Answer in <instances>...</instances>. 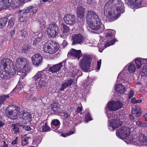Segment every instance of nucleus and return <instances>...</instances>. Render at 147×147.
Returning a JSON list of instances; mask_svg holds the SVG:
<instances>
[{
	"label": "nucleus",
	"instance_id": "nucleus-25",
	"mask_svg": "<svg viewBox=\"0 0 147 147\" xmlns=\"http://www.w3.org/2000/svg\"><path fill=\"white\" fill-rule=\"evenodd\" d=\"M28 63H27L24 65H23V67L21 69L19 70H18V69L17 73L18 75H21V74H20L25 73L28 70Z\"/></svg>",
	"mask_w": 147,
	"mask_h": 147
},
{
	"label": "nucleus",
	"instance_id": "nucleus-19",
	"mask_svg": "<svg viewBox=\"0 0 147 147\" xmlns=\"http://www.w3.org/2000/svg\"><path fill=\"white\" fill-rule=\"evenodd\" d=\"M73 80L71 79L66 80L61 84V86L60 88V90L63 91L67 87L71 86L73 84Z\"/></svg>",
	"mask_w": 147,
	"mask_h": 147
},
{
	"label": "nucleus",
	"instance_id": "nucleus-44",
	"mask_svg": "<svg viewBox=\"0 0 147 147\" xmlns=\"http://www.w3.org/2000/svg\"><path fill=\"white\" fill-rule=\"evenodd\" d=\"M115 41H116L115 40V39H113L109 42H107L105 44V45L103 48H104V49H105L107 47H108L110 45H113L114 44Z\"/></svg>",
	"mask_w": 147,
	"mask_h": 147
},
{
	"label": "nucleus",
	"instance_id": "nucleus-48",
	"mask_svg": "<svg viewBox=\"0 0 147 147\" xmlns=\"http://www.w3.org/2000/svg\"><path fill=\"white\" fill-rule=\"evenodd\" d=\"M29 10L28 9V7H27L26 9L22 10H20L18 11V13H20L21 14L24 15L26 14L27 13L29 12Z\"/></svg>",
	"mask_w": 147,
	"mask_h": 147
},
{
	"label": "nucleus",
	"instance_id": "nucleus-55",
	"mask_svg": "<svg viewBox=\"0 0 147 147\" xmlns=\"http://www.w3.org/2000/svg\"><path fill=\"white\" fill-rule=\"evenodd\" d=\"M101 59H100L99 61H98L97 62V70H99L100 68V66H101Z\"/></svg>",
	"mask_w": 147,
	"mask_h": 147
},
{
	"label": "nucleus",
	"instance_id": "nucleus-1",
	"mask_svg": "<svg viewBox=\"0 0 147 147\" xmlns=\"http://www.w3.org/2000/svg\"><path fill=\"white\" fill-rule=\"evenodd\" d=\"M124 5L121 0H110L105 5L104 14L107 18L114 20L124 12Z\"/></svg>",
	"mask_w": 147,
	"mask_h": 147
},
{
	"label": "nucleus",
	"instance_id": "nucleus-37",
	"mask_svg": "<svg viewBox=\"0 0 147 147\" xmlns=\"http://www.w3.org/2000/svg\"><path fill=\"white\" fill-rule=\"evenodd\" d=\"M136 123L137 125L141 127H147V123L140 121L139 120H136Z\"/></svg>",
	"mask_w": 147,
	"mask_h": 147
},
{
	"label": "nucleus",
	"instance_id": "nucleus-28",
	"mask_svg": "<svg viewBox=\"0 0 147 147\" xmlns=\"http://www.w3.org/2000/svg\"><path fill=\"white\" fill-rule=\"evenodd\" d=\"M8 20L7 18H3L0 19V28H2L6 25Z\"/></svg>",
	"mask_w": 147,
	"mask_h": 147
},
{
	"label": "nucleus",
	"instance_id": "nucleus-53",
	"mask_svg": "<svg viewBox=\"0 0 147 147\" xmlns=\"http://www.w3.org/2000/svg\"><path fill=\"white\" fill-rule=\"evenodd\" d=\"M9 0H5L4 1V3L5 4V6L6 8L9 7L10 5V2L9 1Z\"/></svg>",
	"mask_w": 147,
	"mask_h": 147
},
{
	"label": "nucleus",
	"instance_id": "nucleus-34",
	"mask_svg": "<svg viewBox=\"0 0 147 147\" xmlns=\"http://www.w3.org/2000/svg\"><path fill=\"white\" fill-rule=\"evenodd\" d=\"M141 76L142 77H146L147 76V67L143 65L142 69L141 72Z\"/></svg>",
	"mask_w": 147,
	"mask_h": 147
},
{
	"label": "nucleus",
	"instance_id": "nucleus-58",
	"mask_svg": "<svg viewBox=\"0 0 147 147\" xmlns=\"http://www.w3.org/2000/svg\"><path fill=\"white\" fill-rule=\"evenodd\" d=\"M141 111L136 112V116L137 117L140 116L141 115Z\"/></svg>",
	"mask_w": 147,
	"mask_h": 147
},
{
	"label": "nucleus",
	"instance_id": "nucleus-47",
	"mask_svg": "<svg viewBox=\"0 0 147 147\" xmlns=\"http://www.w3.org/2000/svg\"><path fill=\"white\" fill-rule=\"evenodd\" d=\"M28 138L24 137L22 139V144L24 146L28 144Z\"/></svg>",
	"mask_w": 147,
	"mask_h": 147
},
{
	"label": "nucleus",
	"instance_id": "nucleus-54",
	"mask_svg": "<svg viewBox=\"0 0 147 147\" xmlns=\"http://www.w3.org/2000/svg\"><path fill=\"white\" fill-rule=\"evenodd\" d=\"M26 32L24 30H23L20 32L19 34H20L21 36H22L23 38H25Z\"/></svg>",
	"mask_w": 147,
	"mask_h": 147
},
{
	"label": "nucleus",
	"instance_id": "nucleus-43",
	"mask_svg": "<svg viewBox=\"0 0 147 147\" xmlns=\"http://www.w3.org/2000/svg\"><path fill=\"white\" fill-rule=\"evenodd\" d=\"M51 124L52 125L58 126L60 125V123L59 120L57 119H54L52 121Z\"/></svg>",
	"mask_w": 147,
	"mask_h": 147
},
{
	"label": "nucleus",
	"instance_id": "nucleus-2",
	"mask_svg": "<svg viewBox=\"0 0 147 147\" xmlns=\"http://www.w3.org/2000/svg\"><path fill=\"white\" fill-rule=\"evenodd\" d=\"M20 107L18 105H10L6 108L5 113L9 118L13 120L16 119L19 115L24 123L31 121L32 117L30 113L24 111L20 112Z\"/></svg>",
	"mask_w": 147,
	"mask_h": 147
},
{
	"label": "nucleus",
	"instance_id": "nucleus-4",
	"mask_svg": "<svg viewBox=\"0 0 147 147\" xmlns=\"http://www.w3.org/2000/svg\"><path fill=\"white\" fill-rule=\"evenodd\" d=\"M92 61L91 56L86 54H84L80 60L79 66L84 71L88 72L90 71Z\"/></svg>",
	"mask_w": 147,
	"mask_h": 147
},
{
	"label": "nucleus",
	"instance_id": "nucleus-21",
	"mask_svg": "<svg viewBox=\"0 0 147 147\" xmlns=\"http://www.w3.org/2000/svg\"><path fill=\"white\" fill-rule=\"evenodd\" d=\"M63 33L61 34L60 36L62 38H66L69 34L70 29L66 25L63 24Z\"/></svg>",
	"mask_w": 147,
	"mask_h": 147
},
{
	"label": "nucleus",
	"instance_id": "nucleus-50",
	"mask_svg": "<svg viewBox=\"0 0 147 147\" xmlns=\"http://www.w3.org/2000/svg\"><path fill=\"white\" fill-rule=\"evenodd\" d=\"M74 133V131H70L69 132H67L66 133H63L61 134V135L62 136L65 137L68 136H70L72 134H73Z\"/></svg>",
	"mask_w": 147,
	"mask_h": 147
},
{
	"label": "nucleus",
	"instance_id": "nucleus-6",
	"mask_svg": "<svg viewBox=\"0 0 147 147\" xmlns=\"http://www.w3.org/2000/svg\"><path fill=\"white\" fill-rule=\"evenodd\" d=\"M88 26L91 29L95 30H99L102 32L104 30L103 25L101 22V20L98 19L93 22H91L87 24Z\"/></svg>",
	"mask_w": 147,
	"mask_h": 147
},
{
	"label": "nucleus",
	"instance_id": "nucleus-26",
	"mask_svg": "<svg viewBox=\"0 0 147 147\" xmlns=\"http://www.w3.org/2000/svg\"><path fill=\"white\" fill-rule=\"evenodd\" d=\"M10 6L13 9L18 7L20 5V3L16 0H11Z\"/></svg>",
	"mask_w": 147,
	"mask_h": 147
},
{
	"label": "nucleus",
	"instance_id": "nucleus-22",
	"mask_svg": "<svg viewBox=\"0 0 147 147\" xmlns=\"http://www.w3.org/2000/svg\"><path fill=\"white\" fill-rule=\"evenodd\" d=\"M40 125V128L42 129V131L43 132H47L50 130L51 128L48 125L47 123L45 121L41 123Z\"/></svg>",
	"mask_w": 147,
	"mask_h": 147
},
{
	"label": "nucleus",
	"instance_id": "nucleus-61",
	"mask_svg": "<svg viewBox=\"0 0 147 147\" xmlns=\"http://www.w3.org/2000/svg\"><path fill=\"white\" fill-rule=\"evenodd\" d=\"M23 128L26 131H29L31 129L30 127L28 126H25Z\"/></svg>",
	"mask_w": 147,
	"mask_h": 147
},
{
	"label": "nucleus",
	"instance_id": "nucleus-24",
	"mask_svg": "<svg viewBox=\"0 0 147 147\" xmlns=\"http://www.w3.org/2000/svg\"><path fill=\"white\" fill-rule=\"evenodd\" d=\"M115 88L116 90L119 93H124L125 92V87L121 84H119L116 86Z\"/></svg>",
	"mask_w": 147,
	"mask_h": 147
},
{
	"label": "nucleus",
	"instance_id": "nucleus-46",
	"mask_svg": "<svg viewBox=\"0 0 147 147\" xmlns=\"http://www.w3.org/2000/svg\"><path fill=\"white\" fill-rule=\"evenodd\" d=\"M8 25L10 28L12 27L14 25V18L12 17L8 22Z\"/></svg>",
	"mask_w": 147,
	"mask_h": 147
},
{
	"label": "nucleus",
	"instance_id": "nucleus-30",
	"mask_svg": "<svg viewBox=\"0 0 147 147\" xmlns=\"http://www.w3.org/2000/svg\"><path fill=\"white\" fill-rule=\"evenodd\" d=\"M136 67L135 65L132 63H130L128 66V71L130 73H134L135 72Z\"/></svg>",
	"mask_w": 147,
	"mask_h": 147
},
{
	"label": "nucleus",
	"instance_id": "nucleus-16",
	"mask_svg": "<svg viewBox=\"0 0 147 147\" xmlns=\"http://www.w3.org/2000/svg\"><path fill=\"white\" fill-rule=\"evenodd\" d=\"M77 15L78 19L80 18L83 20L85 12L84 9L82 6H77Z\"/></svg>",
	"mask_w": 147,
	"mask_h": 147
},
{
	"label": "nucleus",
	"instance_id": "nucleus-63",
	"mask_svg": "<svg viewBox=\"0 0 147 147\" xmlns=\"http://www.w3.org/2000/svg\"><path fill=\"white\" fill-rule=\"evenodd\" d=\"M2 144L3 146L2 147H7L8 145L5 143V141H3L2 142Z\"/></svg>",
	"mask_w": 147,
	"mask_h": 147
},
{
	"label": "nucleus",
	"instance_id": "nucleus-40",
	"mask_svg": "<svg viewBox=\"0 0 147 147\" xmlns=\"http://www.w3.org/2000/svg\"><path fill=\"white\" fill-rule=\"evenodd\" d=\"M9 96L8 95H6L4 94L0 96V104H3L6 99L9 98Z\"/></svg>",
	"mask_w": 147,
	"mask_h": 147
},
{
	"label": "nucleus",
	"instance_id": "nucleus-14",
	"mask_svg": "<svg viewBox=\"0 0 147 147\" xmlns=\"http://www.w3.org/2000/svg\"><path fill=\"white\" fill-rule=\"evenodd\" d=\"M27 63H28V61L26 58H18L16 60V66L17 68H20Z\"/></svg>",
	"mask_w": 147,
	"mask_h": 147
},
{
	"label": "nucleus",
	"instance_id": "nucleus-36",
	"mask_svg": "<svg viewBox=\"0 0 147 147\" xmlns=\"http://www.w3.org/2000/svg\"><path fill=\"white\" fill-rule=\"evenodd\" d=\"M12 127V132L13 134H15L20 132L18 126L17 124H13L11 126Z\"/></svg>",
	"mask_w": 147,
	"mask_h": 147
},
{
	"label": "nucleus",
	"instance_id": "nucleus-5",
	"mask_svg": "<svg viewBox=\"0 0 147 147\" xmlns=\"http://www.w3.org/2000/svg\"><path fill=\"white\" fill-rule=\"evenodd\" d=\"M58 49L57 45L53 43L50 40L47 42L43 47L44 51L50 54L55 53L57 51Z\"/></svg>",
	"mask_w": 147,
	"mask_h": 147
},
{
	"label": "nucleus",
	"instance_id": "nucleus-62",
	"mask_svg": "<svg viewBox=\"0 0 147 147\" xmlns=\"http://www.w3.org/2000/svg\"><path fill=\"white\" fill-rule=\"evenodd\" d=\"M30 88H31V90H32V88H35V89L36 90V85L35 84H31L30 86Z\"/></svg>",
	"mask_w": 147,
	"mask_h": 147
},
{
	"label": "nucleus",
	"instance_id": "nucleus-59",
	"mask_svg": "<svg viewBox=\"0 0 147 147\" xmlns=\"http://www.w3.org/2000/svg\"><path fill=\"white\" fill-rule=\"evenodd\" d=\"M134 93L133 91H131L128 94V98H131L133 95Z\"/></svg>",
	"mask_w": 147,
	"mask_h": 147
},
{
	"label": "nucleus",
	"instance_id": "nucleus-42",
	"mask_svg": "<svg viewBox=\"0 0 147 147\" xmlns=\"http://www.w3.org/2000/svg\"><path fill=\"white\" fill-rule=\"evenodd\" d=\"M135 63L137 68H140L142 65V60L140 59H136L135 60Z\"/></svg>",
	"mask_w": 147,
	"mask_h": 147
},
{
	"label": "nucleus",
	"instance_id": "nucleus-12",
	"mask_svg": "<svg viewBox=\"0 0 147 147\" xmlns=\"http://www.w3.org/2000/svg\"><path fill=\"white\" fill-rule=\"evenodd\" d=\"M64 20L66 24L72 25L76 23V17L73 14H67L64 17Z\"/></svg>",
	"mask_w": 147,
	"mask_h": 147
},
{
	"label": "nucleus",
	"instance_id": "nucleus-31",
	"mask_svg": "<svg viewBox=\"0 0 147 147\" xmlns=\"http://www.w3.org/2000/svg\"><path fill=\"white\" fill-rule=\"evenodd\" d=\"M115 32V31L114 30H107V33L105 34V36L107 37H111L114 36Z\"/></svg>",
	"mask_w": 147,
	"mask_h": 147
},
{
	"label": "nucleus",
	"instance_id": "nucleus-10",
	"mask_svg": "<svg viewBox=\"0 0 147 147\" xmlns=\"http://www.w3.org/2000/svg\"><path fill=\"white\" fill-rule=\"evenodd\" d=\"M86 18L87 24L99 18L98 15L94 11L88 10L86 12Z\"/></svg>",
	"mask_w": 147,
	"mask_h": 147
},
{
	"label": "nucleus",
	"instance_id": "nucleus-8",
	"mask_svg": "<svg viewBox=\"0 0 147 147\" xmlns=\"http://www.w3.org/2000/svg\"><path fill=\"white\" fill-rule=\"evenodd\" d=\"M130 129L127 127H121L116 131L117 136L120 138H126L129 135Z\"/></svg>",
	"mask_w": 147,
	"mask_h": 147
},
{
	"label": "nucleus",
	"instance_id": "nucleus-33",
	"mask_svg": "<svg viewBox=\"0 0 147 147\" xmlns=\"http://www.w3.org/2000/svg\"><path fill=\"white\" fill-rule=\"evenodd\" d=\"M24 86V84L23 83L18 84L15 88L13 90V91H14L15 92H19L22 88H23Z\"/></svg>",
	"mask_w": 147,
	"mask_h": 147
},
{
	"label": "nucleus",
	"instance_id": "nucleus-49",
	"mask_svg": "<svg viewBox=\"0 0 147 147\" xmlns=\"http://www.w3.org/2000/svg\"><path fill=\"white\" fill-rule=\"evenodd\" d=\"M71 3L73 4V5L75 6V7H76V6H80V1H77V0H72L71 1Z\"/></svg>",
	"mask_w": 147,
	"mask_h": 147
},
{
	"label": "nucleus",
	"instance_id": "nucleus-60",
	"mask_svg": "<svg viewBox=\"0 0 147 147\" xmlns=\"http://www.w3.org/2000/svg\"><path fill=\"white\" fill-rule=\"evenodd\" d=\"M26 18L22 16L19 18V21L21 22H24Z\"/></svg>",
	"mask_w": 147,
	"mask_h": 147
},
{
	"label": "nucleus",
	"instance_id": "nucleus-7",
	"mask_svg": "<svg viewBox=\"0 0 147 147\" xmlns=\"http://www.w3.org/2000/svg\"><path fill=\"white\" fill-rule=\"evenodd\" d=\"M58 27L55 23H51L47 29V33L49 36L53 38L58 34Z\"/></svg>",
	"mask_w": 147,
	"mask_h": 147
},
{
	"label": "nucleus",
	"instance_id": "nucleus-18",
	"mask_svg": "<svg viewBox=\"0 0 147 147\" xmlns=\"http://www.w3.org/2000/svg\"><path fill=\"white\" fill-rule=\"evenodd\" d=\"M62 65H61V63H59L57 64L54 65L53 66L49 67V70L53 73H56L59 71Z\"/></svg>",
	"mask_w": 147,
	"mask_h": 147
},
{
	"label": "nucleus",
	"instance_id": "nucleus-39",
	"mask_svg": "<svg viewBox=\"0 0 147 147\" xmlns=\"http://www.w3.org/2000/svg\"><path fill=\"white\" fill-rule=\"evenodd\" d=\"M89 80L90 79L88 78V80L85 81L82 84L83 87L85 89L89 88L90 87V81Z\"/></svg>",
	"mask_w": 147,
	"mask_h": 147
},
{
	"label": "nucleus",
	"instance_id": "nucleus-41",
	"mask_svg": "<svg viewBox=\"0 0 147 147\" xmlns=\"http://www.w3.org/2000/svg\"><path fill=\"white\" fill-rule=\"evenodd\" d=\"M141 111L140 107L137 105H135L134 107L132 108L131 113L132 114H135L136 112Z\"/></svg>",
	"mask_w": 147,
	"mask_h": 147
},
{
	"label": "nucleus",
	"instance_id": "nucleus-64",
	"mask_svg": "<svg viewBox=\"0 0 147 147\" xmlns=\"http://www.w3.org/2000/svg\"><path fill=\"white\" fill-rule=\"evenodd\" d=\"M136 100L134 98H132L131 100V102L134 104L136 103Z\"/></svg>",
	"mask_w": 147,
	"mask_h": 147
},
{
	"label": "nucleus",
	"instance_id": "nucleus-52",
	"mask_svg": "<svg viewBox=\"0 0 147 147\" xmlns=\"http://www.w3.org/2000/svg\"><path fill=\"white\" fill-rule=\"evenodd\" d=\"M85 120L86 122H87L88 121L92 120L91 117L89 113H87L86 116Z\"/></svg>",
	"mask_w": 147,
	"mask_h": 147
},
{
	"label": "nucleus",
	"instance_id": "nucleus-38",
	"mask_svg": "<svg viewBox=\"0 0 147 147\" xmlns=\"http://www.w3.org/2000/svg\"><path fill=\"white\" fill-rule=\"evenodd\" d=\"M28 9L29 10V12L31 11V13L32 14L36 13L37 11L38 7H36L30 6L28 7Z\"/></svg>",
	"mask_w": 147,
	"mask_h": 147
},
{
	"label": "nucleus",
	"instance_id": "nucleus-20",
	"mask_svg": "<svg viewBox=\"0 0 147 147\" xmlns=\"http://www.w3.org/2000/svg\"><path fill=\"white\" fill-rule=\"evenodd\" d=\"M51 108L52 111L56 114H58L60 113V111L59 108L60 105L57 103L53 102L51 105Z\"/></svg>",
	"mask_w": 147,
	"mask_h": 147
},
{
	"label": "nucleus",
	"instance_id": "nucleus-29",
	"mask_svg": "<svg viewBox=\"0 0 147 147\" xmlns=\"http://www.w3.org/2000/svg\"><path fill=\"white\" fill-rule=\"evenodd\" d=\"M137 138L138 140L140 142H145L147 141L146 137L142 134H140Z\"/></svg>",
	"mask_w": 147,
	"mask_h": 147
},
{
	"label": "nucleus",
	"instance_id": "nucleus-51",
	"mask_svg": "<svg viewBox=\"0 0 147 147\" xmlns=\"http://www.w3.org/2000/svg\"><path fill=\"white\" fill-rule=\"evenodd\" d=\"M5 5L3 0H0V9H4L6 8Z\"/></svg>",
	"mask_w": 147,
	"mask_h": 147
},
{
	"label": "nucleus",
	"instance_id": "nucleus-45",
	"mask_svg": "<svg viewBox=\"0 0 147 147\" xmlns=\"http://www.w3.org/2000/svg\"><path fill=\"white\" fill-rule=\"evenodd\" d=\"M30 49L28 45H26L23 47L22 49L21 50V52L23 53H27L28 52Z\"/></svg>",
	"mask_w": 147,
	"mask_h": 147
},
{
	"label": "nucleus",
	"instance_id": "nucleus-35",
	"mask_svg": "<svg viewBox=\"0 0 147 147\" xmlns=\"http://www.w3.org/2000/svg\"><path fill=\"white\" fill-rule=\"evenodd\" d=\"M38 86L42 88H43L45 87L47 84V83L44 80H40L38 82Z\"/></svg>",
	"mask_w": 147,
	"mask_h": 147
},
{
	"label": "nucleus",
	"instance_id": "nucleus-9",
	"mask_svg": "<svg viewBox=\"0 0 147 147\" xmlns=\"http://www.w3.org/2000/svg\"><path fill=\"white\" fill-rule=\"evenodd\" d=\"M84 40V37L80 34H72L71 38L72 45L82 44L83 43Z\"/></svg>",
	"mask_w": 147,
	"mask_h": 147
},
{
	"label": "nucleus",
	"instance_id": "nucleus-17",
	"mask_svg": "<svg viewBox=\"0 0 147 147\" xmlns=\"http://www.w3.org/2000/svg\"><path fill=\"white\" fill-rule=\"evenodd\" d=\"M122 124V122L119 119H115L112 121L109 126L114 130L116 128L121 126Z\"/></svg>",
	"mask_w": 147,
	"mask_h": 147
},
{
	"label": "nucleus",
	"instance_id": "nucleus-23",
	"mask_svg": "<svg viewBox=\"0 0 147 147\" xmlns=\"http://www.w3.org/2000/svg\"><path fill=\"white\" fill-rule=\"evenodd\" d=\"M45 77V74L43 71L38 72L36 74L33 78V79L35 81H38L42 79Z\"/></svg>",
	"mask_w": 147,
	"mask_h": 147
},
{
	"label": "nucleus",
	"instance_id": "nucleus-11",
	"mask_svg": "<svg viewBox=\"0 0 147 147\" xmlns=\"http://www.w3.org/2000/svg\"><path fill=\"white\" fill-rule=\"evenodd\" d=\"M32 59L33 65L38 66L41 64L43 57L40 53H37L32 57Z\"/></svg>",
	"mask_w": 147,
	"mask_h": 147
},
{
	"label": "nucleus",
	"instance_id": "nucleus-13",
	"mask_svg": "<svg viewBox=\"0 0 147 147\" xmlns=\"http://www.w3.org/2000/svg\"><path fill=\"white\" fill-rule=\"evenodd\" d=\"M124 0L125 3L133 9L140 7L142 1V0Z\"/></svg>",
	"mask_w": 147,
	"mask_h": 147
},
{
	"label": "nucleus",
	"instance_id": "nucleus-3",
	"mask_svg": "<svg viewBox=\"0 0 147 147\" xmlns=\"http://www.w3.org/2000/svg\"><path fill=\"white\" fill-rule=\"evenodd\" d=\"M0 69H4L2 72H0V77L3 79L11 78L16 72L13 62L7 58H4L1 60Z\"/></svg>",
	"mask_w": 147,
	"mask_h": 147
},
{
	"label": "nucleus",
	"instance_id": "nucleus-15",
	"mask_svg": "<svg viewBox=\"0 0 147 147\" xmlns=\"http://www.w3.org/2000/svg\"><path fill=\"white\" fill-rule=\"evenodd\" d=\"M70 54L73 57H74L79 59L82 56V54L80 50H76L74 49H72L68 55Z\"/></svg>",
	"mask_w": 147,
	"mask_h": 147
},
{
	"label": "nucleus",
	"instance_id": "nucleus-27",
	"mask_svg": "<svg viewBox=\"0 0 147 147\" xmlns=\"http://www.w3.org/2000/svg\"><path fill=\"white\" fill-rule=\"evenodd\" d=\"M114 101H110L107 104V109L111 111H115Z\"/></svg>",
	"mask_w": 147,
	"mask_h": 147
},
{
	"label": "nucleus",
	"instance_id": "nucleus-56",
	"mask_svg": "<svg viewBox=\"0 0 147 147\" xmlns=\"http://www.w3.org/2000/svg\"><path fill=\"white\" fill-rule=\"evenodd\" d=\"M28 98L30 100H35V97L34 96L33 94H31L30 96H28Z\"/></svg>",
	"mask_w": 147,
	"mask_h": 147
},
{
	"label": "nucleus",
	"instance_id": "nucleus-32",
	"mask_svg": "<svg viewBox=\"0 0 147 147\" xmlns=\"http://www.w3.org/2000/svg\"><path fill=\"white\" fill-rule=\"evenodd\" d=\"M114 103L116 111L121 108L122 107V103L120 101H118L116 102H114Z\"/></svg>",
	"mask_w": 147,
	"mask_h": 147
},
{
	"label": "nucleus",
	"instance_id": "nucleus-57",
	"mask_svg": "<svg viewBox=\"0 0 147 147\" xmlns=\"http://www.w3.org/2000/svg\"><path fill=\"white\" fill-rule=\"evenodd\" d=\"M82 107H77L76 112L77 113H79L81 111H82Z\"/></svg>",
	"mask_w": 147,
	"mask_h": 147
}]
</instances>
